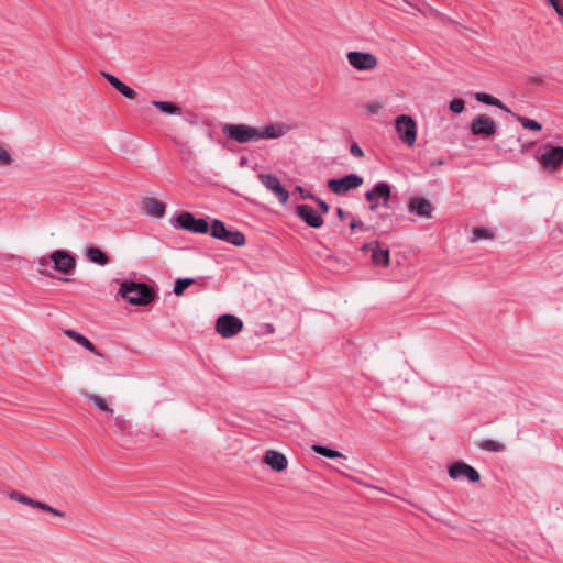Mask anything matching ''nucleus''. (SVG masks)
Segmentation results:
<instances>
[{
  "mask_svg": "<svg viewBox=\"0 0 563 563\" xmlns=\"http://www.w3.org/2000/svg\"><path fill=\"white\" fill-rule=\"evenodd\" d=\"M449 108L454 113H461L465 108V102L462 99H454L450 102Z\"/></svg>",
  "mask_w": 563,
  "mask_h": 563,
  "instance_id": "obj_35",
  "label": "nucleus"
},
{
  "mask_svg": "<svg viewBox=\"0 0 563 563\" xmlns=\"http://www.w3.org/2000/svg\"><path fill=\"white\" fill-rule=\"evenodd\" d=\"M12 162L11 155L8 151L0 145V164L9 165Z\"/></svg>",
  "mask_w": 563,
  "mask_h": 563,
  "instance_id": "obj_37",
  "label": "nucleus"
},
{
  "mask_svg": "<svg viewBox=\"0 0 563 563\" xmlns=\"http://www.w3.org/2000/svg\"><path fill=\"white\" fill-rule=\"evenodd\" d=\"M314 200L318 202V206H319V208H320L319 213H320L321 216H322V214H325V213H328V212H329V207H328V205H327V202H325V201H323V200H321V199H317V198H316Z\"/></svg>",
  "mask_w": 563,
  "mask_h": 563,
  "instance_id": "obj_40",
  "label": "nucleus"
},
{
  "mask_svg": "<svg viewBox=\"0 0 563 563\" xmlns=\"http://www.w3.org/2000/svg\"><path fill=\"white\" fill-rule=\"evenodd\" d=\"M297 190L300 191L301 197L303 199H313V200L316 199L311 194L305 191L300 186L297 187Z\"/></svg>",
  "mask_w": 563,
  "mask_h": 563,
  "instance_id": "obj_42",
  "label": "nucleus"
},
{
  "mask_svg": "<svg viewBox=\"0 0 563 563\" xmlns=\"http://www.w3.org/2000/svg\"><path fill=\"white\" fill-rule=\"evenodd\" d=\"M351 154H352L353 156H355V157H362V156H363V151H362V148L360 147V145H358V144L353 143V144L351 145Z\"/></svg>",
  "mask_w": 563,
  "mask_h": 563,
  "instance_id": "obj_39",
  "label": "nucleus"
},
{
  "mask_svg": "<svg viewBox=\"0 0 563 563\" xmlns=\"http://www.w3.org/2000/svg\"><path fill=\"white\" fill-rule=\"evenodd\" d=\"M119 294L129 303L134 306H146L151 303L155 297V290L145 283L124 282L121 284Z\"/></svg>",
  "mask_w": 563,
  "mask_h": 563,
  "instance_id": "obj_1",
  "label": "nucleus"
},
{
  "mask_svg": "<svg viewBox=\"0 0 563 563\" xmlns=\"http://www.w3.org/2000/svg\"><path fill=\"white\" fill-rule=\"evenodd\" d=\"M264 462L276 472H283L288 466L286 456L275 450H268L264 455Z\"/></svg>",
  "mask_w": 563,
  "mask_h": 563,
  "instance_id": "obj_19",
  "label": "nucleus"
},
{
  "mask_svg": "<svg viewBox=\"0 0 563 563\" xmlns=\"http://www.w3.org/2000/svg\"><path fill=\"white\" fill-rule=\"evenodd\" d=\"M352 230L364 229V223L361 220L353 219L350 223Z\"/></svg>",
  "mask_w": 563,
  "mask_h": 563,
  "instance_id": "obj_41",
  "label": "nucleus"
},
{
  "mask_svg": "<svg viewBox=\"0 0 563 563\" xmlns=\"http://www.w3.org/2000/svg\"><path fill=\"white\" fill-rule=\"evenodd\" d=\"M408 212L419 218L431 219L433 213L432 203L424 197L412 196L407 202Z\"/></svg>",
  "mask_w": 563,
  "mask_h": 563,
  "instance_id": "obj_9",
  "label": "nucleus"
},
{
  "mask_svg": "<svg viewBox=\"0 0 563 563\" xmlns=\"http://www.w3.org/2000/svg\"><path fill=\"white\" fill-rule=\"evenodd\" d=\"M228 229L221 220L214 219L210 225V234L212 238L221 240Z\"/></svg>",
  "mask_w": 563,
  "mask_h": 563,
  "instance_id": "obj_28",
  "label": "nucleus"
},
{
  "mask_svg": "<svg viewBox=\"0 0 563 563\" xmlns=\"http://www.w3.org/2000/svg\"><path fill=\"white\" fill-rule=\"evenodd\" d=\"M194 283V278H179L175 282L173 291L176 296H180Z\"/></svg>",
  "mask_w": 563,
  "mask_h": 563,
  "instance_id": "obj_30",
  "label": "nucleus"
},
{
  "mask_svg": "<svg viewBox=\"0 0 563 563\" xmlns=\"http://www.w3.org/2000/svg\"><path fill=\"white\" fill-rule=\"evenodd\" d=\"M496 131V122L486 114L476 117L471 123V132L473 135L492 136Z\"/></svg>",
  "mask_w": 563,
  "mask_h": 563,
  "instance_id": "obj_12",
  "label": "nucleus"
},
{
  "mask_svg": "<svg viewBox=\"0 0 563 563\" xmlns=\"http://www.w3.org/2000/svg\"><path fill=\"white\" fill-rule=\"evenodd\" d=\"M396 132L404 144L412 147L417 140V124L412 117L398 115L395 120Z\"/></svg>",
  "mask_w": 563,
  "mask_h": 563,
  "instance_id": "obj_4",
  "label": "nucleus"
},
{
  "mask_svg": "<svg viewBox=\"0 0 563 563\" xmlns=\"http://www.w3.org/2000/svg\"><path fill=\"white\" fill-rule=\"evenodd\" d=\"M296 213L311 228H320L324 222L319 211L309 205H297Z\"/></svg>",
  "mask_w": 563,
  "mask_h": 563,
  "instance_id": "obj_14",
  "label": "nucleus"
},
{
  "mask_svg": "<svg viewBox=\"0 0 563 563\" xmlns=\"http://www.w3.org/2000/svg\"><path fill=\"white\" fill-rule=\"evenodd\" d=\"M221 241L230 243L234 246H243L246 243L245 235L238 230L231 231L228 230Z\"/></svg>",
  "mask_w": 563,
  "mask_h": 563,
  "instance_id": "obj_23",
  "label": "nucleus"
},
{
  "mask_svg": "<svg viewBox=\"0 0 563 563\" xmlns=\"http://www.w3.org/2000/svg\"><path fill=\"white\" fill-rule=\"evenodd\" d=\"M263 185L275 195L280 203H286L289 198V192L286 187L279 181V178H261Z\"/></svg>",
  "mask_w": 563,
  "mask_h": 563,
  "instance_id": "obj_18",
  "label": "nucleus"
},
{
  "mask_svg": "<svg viewBox=\"0 0 563 563\" xmlns=\"http://www.w3.org/2000/svg\"><path fill=\"white\" fill-rule=\"evenodd\" d=\"M365 109L371 114H376L382 110V104L376 101L367 102Z\"/></svg>",
  "mask_w": 563,
  "mask_h": 563,
  "instance_id": "obj_36",
  "label": "nucleus"
},
{
  "mask_svg": "<svg viewBox=\"0 0 563 563\" xmlns=\"http://www.w3.org/2000/svg\"><path fill=\"white\" fill-rule=\"evenodd\" d=\"M140 207L143 213L154 218H162L166 212L165 203L153 197L142 198Z\"/></svg>",
  "mask_w": 563,
  "mask_h": 563,
  "instance_id": "obj_15",
  "label": "nucleus"
},
{
  "mask_svg": "<svg viewBox=\"0 0 563 563\" xmlns=\"http://www.w3.org/2000/svg\"><path fill=\"white\" fill-rule=\"evenodd\" d=\"M285 124H269L258 129V141L264 139H278L287 133Z\"/></svg>",
  "mask_w": 563,
  "mask_h": 563,
  "instance_id": "obj_20",
  "label": "nucleus"
},
{
  "mask_svg": "<svg viewBox=\"0 0 563 563\" xmlns=\"http://www.w3.org/2000/svg\"><path fill=\"white\" fill-rule=\"evenodd\" d=\"M449 475L453 479L466 477L472 483H476L481 478L479 473L474 467L463 462L452 464L449 467Z\"/></svg>",
  "mask_w": 563,
  "mask_h": 563,
  "instance_id": "obj_13",
  "label": "nucleus"
},
{
  "mask_svg": "<svg viewBox=\"0 0 563 563\" xmlns=\"http://www.w3.org/2000/svg\"><path fill=\"white\" fill-rule=\"evenodd\" d=\"M390 186L387 183H378L375 187L365 194L366 200L369 202V209L374 211L379 205L388 206L390 198Z\"/></svg>",
  "mask_w": 563,
  "mask_h": 563,
  "instance_id": "obj_8",
  "label": "nucleus"
},
{
  "mask_svg": "<svg viewBox=\"0 0 563 563\" xmlns=\"http://www.w3.org/2000/svg\"><path fill=\"white\" fill-rule=\"evenodd\" d=\"M351 67L358 71H371L378 66V58L375 54L362 51H351L346 54Z\"/></svg>",
  "mask_w": 563,
  "mask_h": 563,
  "instance_id": "obj_5",
  "label": "nucleus"
},
{
  "mask_svg": "<svg viewBox=\"0 0 563 563\" xmlns=\"http://www.w3.org/2000/svg\"><path fill=\"white\" fill-rule=\"evenodd\" d=\"M102 76L108 80V82L113 87L115 88L120 93H122L125 98L128 99H134L136 97V92L131 88L129 87L128 85H125L124 82H122L119 78H117L115 76L109 74V73H102Z\"/></svg>",
  "mask_w": 563,
  "mask_h": 563,
  "instance_id": "obj_21",
  "label": "nucleus"
},
{
  "mask_svg": "<svg viewBox=\"0 0 563 563\" xmlns=\"http://www.w3.org/2000/svg\"><path fill=\"white\" fill-rule=\"evenodd\" d=\"M112 427L117 432H124L129 428V421L123 416H117L113 419Z\"/></svg>",
  "mask_w": 563,
  "mask_h": 563,
  "instance_id": "obj_34",
  "label": "nucleus"
},
{
  "mask_svg": "<svg viewBox=\"0 0 563 563\" xmlns=\"http://www.w3.org/2000/svg\"><path fill=\"white\" fill-rule=\"evenodd\" d=\"M53 262L54 269L63 273L70 274L76 268V258L64 250H56L49 255Z\"/></svg>",
  "mask_w": 563,
  "mask_h": 563,
  "instance_id": "obj_10",
  "label": "nucleus"
},
{
  "mask_svg": "<svg viewBox=\"0 0 563 563\" xmlns=\"http://www.w3.org/2000/svg\"><path fill=\"white\" fill-rule=\"evenodd\" d=\"M363 251L371 250V258L375 265H382L384 267L389 266L390 256L388 249H380L378 242L366 243L362 247Z\"/></svg>",
  "mask_w": 563,
  "mask_h": 563,
  "instance_id": "obj_16",
  "label": "nucleus"
},
{
  "mask_svg": "<svg viewBox=\"0 0 563 563\" xmlns=\"http://www.w3.org/2000/svg\"><path fill=\"white\" fill-rule=\"evenodd\" d=\"M177 228L194 232V233H207L209 231L208 222L202 218H195L192 213L183 211L176 218Z\"/></svg>",
  "mask_w": 563,
  "mask_h": 563,
  "instance_id": "obj_7",
  "label": "nucleus"
},
{
  "mask_svg": "<svg viewBox=\"0 0 563 563\" xmlns=\"http://www.w3.org/2000/svg\"><path fill=\"white\" fill-rule=\"evenodd\" d=\"M479 448L489 452H500L504 445L494 440H484L479 443Z\"/></svg>",
  "mask_w": 563,
  "mask_h": 563,
  "instance_id": "obj_33",
  "label": "nucleus"
},
{
  "mask_svg": "<svg viewBox=\"0 0 563 563\" xmlns=\"http://www.w3.org/2000/svg\"><path fill=\"white\" fill-rule=\"evenodd\" d=\"M517 120L525 129L532 130V131H541V129H542V125L539 122H537L536 120H532V119H529L526 117H520V115L517 118Z\"/></svg>",
  "mask_w": 563,
  "mask_h": 563,
  "instance_id": "obj_31",
  "label": "nucleus"
},
{
  "mask_svg": "<svg viewBox=\"0 0 563 563\" xmlns=\"http://www.w3.org/2000/svg\"><path fill=\"white\" fill-rule=\"evenodd\" d=\"M223 134L231 141L249 143L258 141V129L247 124H225Z\"/></svg>",
  "mask_w": 563,
  "mask_h": 563,
  "instance_id": "obj_3",
  "label": "nucleus"
},
{
  "mask_svg": "<svg viewBox=\"0 0 563 563\" xmlns=\"http://www.w3.org/2000/svg\"><path fill=\"white\" fill-rule=\"evenodd\" d=\"M242 329V320L233 314H222L216 321V330L222 338H232Z\"/></svg>",
  "mask_w": 563,
  "mask_h": 563,
  "instance_id": "obj_6",
  "label": "nucleus"
},
{
  "mask_svg": "<svg viewBox=\"0 0 563 563\" xmlns=\"http://www.w3.org/2000/svg\"><path fill=\"white\" fill-rule=\"evenodd\" d=\"M475 98L477 101H479L484 104L495 106L505 111H509L508 108L505 104H503V102L499 99L493 97L492 95H488L485 92H477L475 95Z\"/></svg>",
  "mask_w": 563,
  "mask_h": 563,
  "instance_id": "obj_26",
  "label": "nucleus"
},
{
  "mask_svg": "<svg viewBox=\"0 0 563 563\" xmlns=\"http://www.w3.org/2000/svg\"><path fill=\"white\" fill-rule=\"evenodd\" d=\"M493 238H494V234L487 229L479 228V227H476L473 229V232H472V241L473 242L482 240V239H493Z\"/></svg>",
  "mask_w": 563,
  "mask_h": 563,
  "instance_id": "obj_32",
  "label": "nucleus"
},
{
  "mask_svg": "<svg viewBox=\"0 0 563 563\" xmlns=\"http://www.w3.org/2000/svg\"><path fill=\"white\" fill-rule=\"evenodd\" d=\"M312 450L316 453H318L324 457H328V459L344 457V455L341 452L330 449V448H327V446H323V445H320V444H313Z\"/></svg>",
  "mask_w": 563,
  "mask_h": 563,
  "instance_id": "obj_27",
  "label": "nucleus"
},
{
  "mask_svg": "<svg viewBox=\"0 0 563 563\" xmlns=\"http://www.w3.org/2000/svg\"><path fill=\"white\" fill-rule=\"evenodd\" d=\"M538 162L545 172H558L563 166V146L545 143L541 147Z\"/></svg>",
  "mask_w": 563,
  "mask_h": 563,
  "instance_id": "obj_2",
  "label": "nucleus"
},
{
  "mask_svg": "<svg viewBox=\"0 0 563 563\" xmlns=\"http://www.w3.org/2000/svg\"><path fill=\"white\" fill-rule=\"evenodd\" d=\"M87 257L99 265H107L109 263V256L98 247H89L86 253Z\"/></svg>",
  "mask_w": 563,
  "mask_h": 563,
  "instance_id": "obj_24",
  "label": "nucleus"
},
{
  "mask_svg": "<svg viewBox=\"0 0 563 563\" xmlns=\"http://www.w3.org/2000/svg\"><path fill=\"white\" fill-rule=\"evenodd\" d=\"M85 396L89 400H91L99 410L109 412V413L113 412V410L111 408H109V406L107 405V401L102 397L95 395V394H86Z\"/></svg>",
  "mask_w": 563,
  "mask_h": 563,
  "instance_id": "obj_29",
  "label": "nucleus"
},
{
  "mask_svg": "<svg viewBox=\"0 0 563 563\" xmlns=\"http://www.w3.org/2000/svg\"><path fill=\"white\" fill-rule=\"evenodd\" d=\"M338 216L343 217V210L341 208L338 209Z\"/></svg>",
  "mask_w": 563,
  "mask_h": 563,
  "instance_id": "obj_43",
  "label": "nucleus"
},
{
  "mask_svg": "<svg viewBox=\"0 0 563 563\" xmlns=\"http://www.w3.org/2000/svg\"><path fill=\"white\" fill-rule=\"evenodd\" d=\"M547 2L554 9L559 16L563 18V5H561L560 0H547Z\"/></svg>",
  "mask_w": 563,
  "mask_h": 563,
  "instance_id": "obj_38",
  "label": "nucleus"
},
{
  "mask_svg": "<svg viewBox=\"0 0 563 563\" xmlns=\"http://www.w3.org/2000/svg\"><path fill=\"white\" fill-rule=\"evenodd\" d=\"M9 497L11 500H15L20 504H23V505H27L32 508H38L43 511H46V512H49L54 516H57V517H60L63 518L65 516V512L60 511L59 509H56V508H53L52 506L43 503V501H38V500H35V499H32L30 498L29 496L18 492V490H12L10 494H9Z\"/></svg>",
  "mask_w": 563,
  "mask_h": 563,
  "instance_id": "obj_11",
  "label": "nucleus"
},
{
  "mask_svg": "<svg viewBox=\"0 0 563 563\" xmlns=\"http://www.w3.org/2000/svg\"><path fill=\"white\" fill-rule=\"evenodd\" d=\"M64 333L66 336H68L69 339H71L73 341L78 343L79 345L84 346L85 349H87L88 351L93 353L95 355L103 356L102 353L99 352L96 349V346L84 334H81L75 330H71V329L64 330Z\"/></svg>",
  "mask_w": 563,
  "mask_h": 563,
  "instance_id": "obj_22",
  "label": "nucleus"
},
{
  "mask_svg": "<svg viewBox=\"0 0 563 563\" xmlns=\"http://www.w3.org/2000/svg\"><path fill=\"white\" fill-rule=\"evenodd\" d=\"M152 104L158 109L161 112L166 114H179L181 112V108L175 103L167 102V101H152Z\"/></svg>",
  "mask_w": 563,
  "mask_h": 563,
  "instance_id": "obj_25",
  "label": "nucleus"
},
{
  "mask_svg": "<svg viewBox=\"0 0 563 563\" xmlns=\"http://www.w3.org/2000/svg\"><path fill=\"white\" fill-rule=\"evenodd\" d=\"M363 183V178H331L329 181V188L338 194L342 195L350 189L357 188Z\"/></svg>",
  "mask_w": 563,
  "mask_h": 563,
  "instance_id": "obj_17",
  "label": "nucleus"
}]
</instances>
